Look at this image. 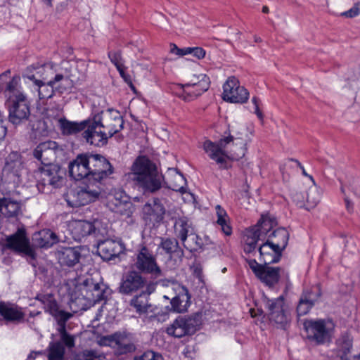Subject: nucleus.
Instances as JSON below:
<instances>
[{"label": "nucleus", "instance_id": "obj_1", "mask_svg": "<svg viewBox=\"0 0 360 360\" xmlns=\"http://www.w3.org/2000/svg\"><path fill=\"white\" fill-rule=\"evenodd\" d=\"M10 70L0 75V91L6 98L8 120L13 125L28 121L31 115V103L20 85V77L14 75L10 79Z\"/></svg>", "mask_w": 360, "mask_h": 360}, {"label": "nucleus", "instance_id": "obj_2", "mask_svg": "<svg viewBox=\"0 0 360 360\" xmlns=\"http://www.w3.org/2000/svg\"><path fill=\"white\" fill-rule=\"evenodd\" d=\"M131 179L144 194H153L163 186L165 176L158 171L155 162L146 156H139L131 166Z\"/></svg>", "mask_w": 360, "mask_h": 360}, {"label": "nucleus", "instance_id": "obj_3", "mask_svg": "<svg viewBox=\"0 0 360 360\" xmlns=\"http://www.w3.org/2000/svg\"><path fill=\"white\" fill-rule=\"evenodd\" d=\"M233 136L229 134V136L221 139L217 142L207 140L203 143L205 152L210 159L214 160L219 165L221 169H227L228 159L238 160L245 155L247 141L239 137L235 138L237 142L233 143V148L229 151L226 150L227 146L233 143Z\"/></svg>", "mask_w": 360, "mask_h": 360}, {"label": "nucleus", "instance_id": "obj_4", "mask_svg": "<svg viewBox=\"0 0 360 360\" xmlns=\"http://www.w3.org/2000/svg\"><path fill=\"white\" fill-rule=\"evenodd\" d=\"M334 326L329 319H307L303 322L307 339L316 345H323L331 341Z\"/></svg>", "mask_w": 360, "mask_h": 360}, {"label": "nucleus", "instance_id": "obj_5", "mask_svg": "<svg viewBox=\"0 0 360 360\" xmlns=\"http://www.w3.org/2000/svg\"><path fill=\"white\" fill-rule=\"evenodd\" d=\"M277 225L275 217L269 214L262 215L257 223L246 230L243 250L245 254L255 252L259 240H264L267 233Z\"/></svg>", "mask_w": 360, "mask_h": 360}, {"label": "nucleus", "instance_id": "obj_6", "mask_svg": "<svg viewBox=\"0 0 360 360\" xmlns=\"http://www.w3.org/2000/svg\"><path fill=\"white\" fill-rule=\"evenodd\" d=\"M65 173L62 168L54 164H48L34 172L37 187L41 193L49 191L50 187L60 188L64 182Z\"/></svg>", "mask_w": 360, "mask_h": 360}, {"label": "nucleus", "instance_id": "obj_7", "mask_svg": "<svg viewBox=\"0 0 360 360\" xmlns=\"http://www.w3.org/2000/svg\"><path fill=\"white\" fill-rule=\"evenodd\" d=\"M103 184L91 179L84 181L82 186L68 194V203L72 207H81L98 199L103 191Z\"/></svg>", "mask_w": 360, "mask_h": 360}, {"label": "nucleus", "instance_id": "obj_8", "mask_svg": "<svg viewBox=\"0 0 360 360\" xmlns=\"http://www.w3.org/2000/svg\"><path fill=\"white\" fill-rule=\"evenodd\" d=\"M26 77L34 82L38 86V95L40 100L51 98L55 91L60 94L69 91L72 89V80L64 77L62 74H57L55 77L45 82L35 78L34 74L27 75Z\"/></svg>", "mask_w": 360, "mask_h": 360}, {"label": "nucleus", "instance_id": "obj_9", "mask_svg": "<svg viewBox=\"0 0 360 360\" xmlns=\"http://www.w3.org/2000/svg\"><path fill=\"white\" fill-rule=\"evenodd\" d=\"M133 266L136 271L140 273L152 274L155 276H159L161 274V269L158 265L155 256L148 245L145 243L139 246L135 254Z\"/></svg>", "mask_w": 360, "mask_h": 360}, {"label": "nucleus", "instance_id": "obj_10", "mask_svg": "<svg viewBox=\"0 0 360 360\" xmlns=\"http://www.w3.org/2000/svg\"><path fill=\"white\" fill-rule=\"evenodd\" d=\"M264 305L269 321L278 328L285 329L290 322V314L285 308L283 296L275 299L265 298Z\"/></svg>", "mask_w": 360, "mask_h": 360}, {"label": "nucleus", "instance_id": "obj_11", "mask_svg": "<svg viewBox=\"0 0 360 360\" xmlns=\"http://www.w3.org/2000/svg\"><path fill=\"white\" fill-rule=\"evenodd\" d=\"M210 80L205 74L194 75L191 80L184 84H178L176 94L185 101H191L210 88Z\"/></svg>", "mask_w": 360, "mask_h": 360}, {"label": "nucleus", "instance_id": "obj_12", "mask_svg": "<svg viewBox=\"0 0 360 360\" xmlns=\"http://www.w3.org/2000/svg\"><path fill=\"white\" fill-rule=\"evenodd\" d=\"M77 284L80 290L85 292L84 296L94 302L106 300L110 295V289L102 281L101 278L96 279L92 276L79 278Z\"/></svg>", "mask_w": 360, "mask_h": 360}, {"label": "nucleus", "instance_id": "obj_13", "mask_svg": "<svg viewBox=\"0 0 360 360\" xmlns=\"http://www.w3.org/2000/svg\"><path fill=\"white\" fill-rule=\"evenodd\" d=\"M201 324V316L195 314L191 316H179L173 323L167 328V333L174 338H181L194 334Z\"/></svg>", "mask_w": 360, "mask_h": 360}, {"label": "nucleus", "instance_id": "obj_14", "mask_svg": "<svg viewBox=\"0 0 360 360\" xmlns=\"http://www.w3.org/2000/svg\"><path fill=\"white\" fill-rule=\"evenodd\" d=\"M4 247L18 255L28 257L31 259H36V252L30 245L25 230L22 228L18 229L15 233L6 236Z\"/></svg>", "mask_w": 360, "mask_h": 360}, {"label": "nucleus", "instance_id": "obj_15", "mask_svg": "<svg viewBox=\"0 0 360 360\" xmlns=\"http://www.w3.org/2000/svg\"><path fill=\"white\" fill-rule=\"evenodd\" d=\"M149 285H154L148 282L147 278L141 275V273L131 270L124 274L121 280L119 292L123 295H131L147 289Z\"/></svg>", "mask_w": 360, "mask_h": 360}, {"label": "nucleus", "instance_id": "obj_16", "mask_svg": "<svg viewBox=\"0 0 360 360\" xmlns=\"http://www.w3.org/2000/svg\"><path fill=\"white\" fill-rule=\"evenodd\" d=\"M90 177L89 179L104 185V181L114 173V167L102 155L89 153Z\"/></svg>", "mask_w": 360, "mask_h": 360}, {"label": "nucleus", "instance_id": "obj_17", "mask_svg": "<svg viewBox=\"0 0 360 360\" xmlns=\"http://www.w3.org/2000/svg\"><path fill=\"white\" fill-rule=\"evenodd\" d=\"M246 262L255 275L266 285L273 287L278 282L281 271L280 267L259 264L254 259H246Z\"/></svg>", "mask_w": 360, "mask_h": 360}, {"label": "nucleus", "instance_id": "obj_18", "mask_svg": "<svg viewBox=\"0 0 360 360\" xmlns=\"http://www.w3.org/2000/svg\"><path fill=\"white\" fill-rule=\"evenodd\" d=\"M82 135L87 143L96 146L105 145L109 138L98 116H96L94 120H88V124Z\"/></svg>", "mask_w": 360, "mask_h": 360}, {"label": "nucleus", "instance_id": "obj_19", "mask_svg": "<svg viewBox=\"0 0 360 360\" xmlns=\"http://www.w3.org/2000/svg\"><path fill=\"white\" fill-rule=\"evenodd\" d=\"M249 96L246 89L239 85L235 77H229L223 86V99L230 103H245Z\"/></svg>", "mask_w": 360, "mask_h": 360}, {"label": "nucleus", "instance_id": "obj_20", "mask_svg": "<svg viewBox=\"0 0 360 360\" xmlns=\"http://www.w3.org/2000/svg\"><path fill=\"white\" fill-rule=\"evenodd\" d=\"M62 150L57 142L48 140L39 143L32 150L34 158L46 165L56 158L58 151Z\"/></svg>", "mask_w": 360, "mask_h": 360}, {"label": "nucleus", "instance_id": "obj_21", "mask_svg": "<svg viewBox=\"0 0 360 360\" xmlns=\"http://www.w3.org/2000/svg\"><path fill=\"white\" fill-rule=\"evenodd\" d=\"M69 174L75 180H89L90 177V158L89 153L79 154L76 158L69 164Z\"/></svg>", "mask_w": 360, "mask_h": 360}, {"label": "nucleus", "instance_id": "obj_22", "mask_svg": "<svg viewBox=\"0 0 360 360\" xmlns=\"http://www.w3.org/2000/svg\"><path fill=\"white\" fill-rule=\"evenodd\" d=\"M165 209L158 198L146 202L142 208L143 219L148 224L155 226L164 219Z\"/></svg>", "mask_w": 360, "mask_h": 360}, {"label": "nucleus", "instance_id": "obj_23", "mask_svg": "<svg viewBox=\"0 0 360 360\" xmlns=\"http://www.w3.org/2000/svg\"><path fill=\"white\" fill-rule=\"evenodd\" d=\"M124 245L119 241L108 239L98 244L97 251L101 257L105 261H110L118 257L124 251Z\"/></svg>", "mask_w": 360, "mask_h": 360}, {"label": "nucleus", "instance_id": "obj_24", "mask_svg": "<svg viewBox=\"0 0 360 360\" xmlns=\"http://www.w3.org/2000/svg\"><path fill=\"white\" fill-rule=\"evenodd\" d=\"M56 254L60 264L68 267L77 264L81 257V251L79 247H61Z\"/></svg>", "mask_w": 360, "mask_h": 360}, {"label": "nucleus", "instance_id": "obj_25", "mask_svg": "<svg viewBox=\"0 0 360 360\" xmlns=\"http://www.w3.org/2000/svg\"><path fill=\"white\" fill-rule=\"evenodd\" d=\"M176 295L171 300V306L174 311L184 313L190 306L191 295L188 290L183 285H179L176 289Z\"/></svg>", "mask_w": 360, "mask_h": 360}, {"label": "nucleus", "instance_id": "obj_26", "mask_svg": "<svg viewBox=\"0 0 360 360\" xmlns=\"http://www.w3.org/2000/svg\"><path fill=\"white\" fill-rule=\"evenodd\" d=\"M320 290L314 292L313 290L304 291L299 300L297 306V316H301L306 315L314 306L316 302L321 297Z\"/></svg>", "mask_w": 360, "mask_h": 360}, {"label": "nucleus", "instance_id": "obj_27", "mask_svg": "<svg viewBox=\"0 0 360 360\" xmlns=\"http://www.w3.org/2000/svg\"><path fill=\"white\" fill-rule=\"evenodd\" d=\"M24 169L22 158L18 152H11L6 159L3 169L5 174H12L13 177L19 178Z\"/></svg>", "mask_w": 360, "mask_h": 360}, {"label": "nucleus", "instance_id": "obj_28", "mask_svg": "<svg viewBox=\"0 0 360 360\" xmlns=\"http://www.w3.org/2000/svg\"><path fill=\"white\" fill-rule=\"evenodd\" d=\"M258 250L260 255V261L266 264L278 262L283 252L281 250H277L276 246H273L267 239L265 243L259 246Z\"/></svg>", "mask_w": 360, "mask_h": 360}, {"label": "nucleus", "instance_id": "obj_29", "mask_svg": "<svg viewBox=\"0 0 360 360\" xmlns=\"http://www.w3.org/2000/svg\"><path fill=\"white\" fill-rule=\"evenodd\" d=\"M103 127L106 131V134L109 138L112 137L115 134L119 132L124 125V120L118 112L108 113L103 118H101Z\"/></svg>", "mask_w": 360, "mask_h": 360}, {"label": "nucleus", "instance_id": "obj_30", "mask_svg": "<svg viewBox=\"0 0 360 360\" xmlns=\"http://www.w3.org/2000/svg\"><path fill=\"white\" fill-rule=\"evenodd\" d=\"M352 337L345 333L337 340V348L335 351V356L333 360H349V354L352 348Z\"/></svg>", "mask_w": 360, "mask_h": 360}, {"label": "nucleus", "instance_id": "obj_31", "mask_svg": "<svg viewBox=\"0 0 360 360\" xmlns=\"http://www.w3.org/2000/svg\"><path fill=\"white\" fill-rule=\"evenodd\" d=\"M0 315L8 322H18L23 319L24 313L16 304L9 302H0Z\"/></svg>", "mask_w": 360, "mask_h": 360}, {"label": "nucleus", "instance_id": "obj_32", "mask_svg": "<svg viewBox=\"0 0 360 360\" xmlns=\"http://www.w3.org/2000/svg\"><path fill=\"white\" fill-rule=\"evenodd\" d=\"M158 248H161L170 258L176 257L181 260L184 257L183 249L179 246L178 240L174 238H160Z\"/></svg>", "mask_w": 360, "mask_h": 360}, {"label": "nucleus", "instance_id": "obj_33", "mask_svg": "<svg viewBox=\"0 0 360 360\" xmlns=\"http://www.w3.org/2000/svg\"><path fill=\"white\" fill-rule=\"evenodd\" d=\"M154 290V285H149L147 289L138 292L139 295L134 296L131 300L130 306L134 307L136 311L140 314L146 312L150 307L148 297Z\"/></svg>", "mask_w": 360, "mask_h": 360}, {"label": "nucleus", "instance_id": "obj_34", "mask_svg": "<svg viewBox=\"0 0 360 360\" xmlns=\"http://www.w3.org/2000/svg\"><path fill=\"white\" fill-rule=\"evenodd\" d=\"M163 185L167 188L181 193H186V180L184 175L174 169H169L168 177L165 178Z\"/></svg>", "mask_w": 360, "mask_h": 360}, {"label": "nucleus", "instance_id": "obj_35", "mask_svg": "<svg viewBox=\"0 0 360 360\" xmlns=\"http://www.w3.org/2000/svg\"><path fill=\"white\" fill-rule=\"evenodd\" d=\"M293 200L296 202L297 205L302 207L303 206L305 207L306 210H310L315 207L317 204L320 201V194L318 191V189L315 187L310 188L307 193L306 197V204L304 203L302 199H303V196L301 193H296L292 195Z\"/></svg>", "mask_w": 360, "mask_h": 360}, {"label": "nucleus", "instance_id": "obj_36", "mask_svg": "<svg viewBox=\"0 0 360 360\" xmlns=\"http://www.w3.org/2000/svg\"><path fill=\"white\" fill-rule=\"evenodd\" d=\"M115 342V352L117 354H127L136 350L134 343L125 334L115 333L111 337Z\"/></svg>", "mask_w": 360, "mask_h": 360}, {"label": "nucleus", "instance_id": "obj_37", "mask_svg": "<svg viewBox=\"0 0 360 360\" xmlns=\"http://www.w3.org/2000/svg\"><path fill=\"white\" fill-rule=\"evenodd\" d=\"M71 232L75 240H80L82 238L95 232L96 228L92 222L88 221H76L70 224Z\"/></svg>", "mask_w": 360, "mask_h": 360}, {"label": "nucleus", "instance_id": "obj_38", "mask_svg": "<svg viewBox=\"0 0 360 360\" xmlns=\"http://www.w3.org/2000/svg\"><path fill=\"white\" fill-rule=\"evenodd\" d=\"M266 238L273 246H276L277 250L283 252L288 245L289 233L285 228H278L269 235L267 234Z\"/></svg>", "mask_w": 360, "mask_h": 360}, {"label": "nucleus", "instance_id": "obj_39", "mask_svg": "<svg viewBox=\"0 0 360 360\" xmlns=\"http://www.w3.org/2000/svg\"><path fill=\"white\" fill-rule=\"evenodd\" d=\"M37 299L44 304L45 311L49 312L55 319L60 316L62 313H68L59 309L57 301L51 294L38 295Z\"/></svg>", "mask_w": 360, "mask_h": 360}, {"label": "nucleus", "instance_id": "obj_40", "mask_svg": "<svg viewBox=\"0 0 360 360\" xmlns=\"http://www.w3.org/2000/svg\"><path fill=\"white\" fill-rule=\"evenodd\" d=\"M34 242L41 248H49L58 242L56 234L49 229H44L34 235Z\"/></svg>", "mask_w": 360, "mask_h": 360}, {"label": "nucleus", "instance_id": "obj_41", "mask_svg": "<svg viewBox=\"0 0 360 360\" xmlns=\"http://www.w3.org/2000/svg\"><path fill=\"white\" fill-rule=\"evenodd\" d=\"M60 130L63 135L76 134L82 131H84L88 124V120H84L80 122H71L65 118H60L58 120Z\"/></svg>", "mask_w": 360, "mask_h": 360}, {"label": "nucleus", "instance_id": "obj_42", "mask_svg": "<svg viewBox=\"0 0 360 360\" xmlns=\"http://www.w3.org/2000/svg\"><path fill=\"white\" fill-rule=\"evenodd\" d=\"M174 233L181 243L186 242L190 233L193 231L191 224L186 217L176 219L174 224Z\"/></svg>", "mask_w": 360, "mask_h": 360}, {"label": "nucleus", "instance_id": "obj_43", "mask_svg": "<svg viewBox=\"0 0 360 360\" xmlns=\"http://www.w3.org/2000/svg\"><path fill=\"white\" fill-rule=\"evenodd\" d=\"M215 210L217 217V224L220 226L221 231L226 236H231L232 234V227L230 224V218L226 211L219 205L215 207Z\"/></svg>", "mask_w": 360, "mask_h": 360}, {"label": "nucleus", "instance_id": "obj_44", "mask_svg": "<svg viewBox=\"0 0 360 360\" xmlns=\"http://www.w3.org/2000/svg\"><path fill=\"white\" fill-rule=\"evenodd\" d=\"M34 74L35 76L38 75L41 78V80L45 82L49 79L50 75L53 74V68L50 64H33L27 68V73L23 75V77H26L27 75Z\"/></svg>", "mask_w": 360, "mask_h": 360}, {"label": "nucleus", "instance_id": "obj_45", "mask_svg": "<svg viewBox=\"0 0 360 360\" xmlns=\"http://www.w3.org/2000/svg\"><path fill=\"white\" fill-rule=\"evenodd\" d=\"M0 212L7 217H16L20 212V205L18 202L10 198H1Z\"/></svg>", "mask_w": 360, "mask_h": 360}, {"label": "nucleus", "instance_id": "obj_46", "mask_svg": "<svg viewBox=\"0 0 360 360\" xmlns=\"http://www.w3.org/2000/svg\"><path fill=\"white\" fill-rule=\"evenodd\" d=\"M47 351L48 360H64L65 349L60 342H51Z\"/></svg>", "mask_w": 360, "mask_h": 360}, {"label": "nucleus", "instance_id": "obj_47", "mask_svg": "<svg viewBox=\"0 0 360 360\" xmlns=\"http://www.w3.org/2000/svg\"><path fill=\"white\" fill-rule=\"evenodd\" d=\"M184 247L190 252H197L203 249V242L201 238L193 231L190 233L186 242L182 243Z\"/></svg>", "mask_w": 360, "mask_h": 360}, {"label": "nucleus", "instance_id": "obj_48", "mask_svg": "<svg viewBox=\"0 0 360 360\" xmlns=\"http://www.w3.org/2000/svg\"><path fill=\"white\" fill-rule=\"evenodd\" d=\"M114 207H110V209L122 216L130 217L134 212L132 204L127 200L121 201L115 199V202L113 204Z\"/></svg>", "mask_w": 360, "mask_h": 360}, {"label": "nucleus", "instance_id": "obj_49", "mask_svg": "<svg viewBox=\"0 0 360 360\" xmlns=\"http://www.w3.org/2000/svg\"><path fill=\"white\" fill-rule=\"evenodd\" d=\"M293 163H295L297 167H299L302 169V172L303 175L309 177L311 179H313L312 176L309 175L306 172V171H305L304 167L302 165V164L297 160H295L293 158L288 159L280 166V170H281V173L283 174V175H284L285 174H288V170L289 168L293 167V165H292Z\"/></svg>", "mask_w": 360, "mask_h": 360}, {"label": "nucleus", "instance_id": "obj_50", "mask_svg": "<svg viewBox=\"0 0 360 360\" xmlns=\"http://www.w3.org/2000/svg\"><path fill=\"white\" fill-rule=\"evenodd\" d=\"M71 316L72 314L70 312L62 313L60 314V316H58L55 319L57 321L58 324L59 325L58 330L60 338L68 333L66 330L65 323Z\"/></svg>", "mask_w": 360, "mask_h": 360}, {"label": "nucleus", "instance_id": "obj_51", "mask_svg": "<svg viewBox=\"0 0 360 360\" xmlns=\"http://www.w3.org/2000/svg\"><path fill=\"white\" fill-rule=\"evenodd\" d=\"M108 58L111 63L114 64L117 69H120L124 66V60L120 51H111L108 53Z\"/></svg>", "mask_w": 360, "mask_h": 360}, {"label": "nucleus", "instance_id": "obj_52", "mask_svg": "<svg viewBox=\"0 0 360 360\" xmlns=\"http://www.w3.org/2000/svg\"><path fill=\"white\" fill-rule=\"evenodd\" d=\"M103 357L96 350L86 349L84 350L81 355L77 356L74 360H94L95 359H100Z\"/></svg>", "mask_w": 360, "mask_h": 360}, {"label": "nucleus", "instance_id": "obj_53", "mask_svg": "<svg viewBox=\"0 0 360 360\" xmlns=\"http://www.w3.org/2000/svg\"><path fill=\"white\" fill-rule=\"evenodd\" d=\"M360 13V1L354 4V5L348 11L342 13L341 15L345 18H352L357 16Z\"/></svg>", "mask_w": 360, "mask_h": 360}, {"label": "nucleus", "instance_id": "obj_54", "mask_svg": "<svg viewBox=\"0 0 360 360\" xmlns=\"http://www.w3.org/2000/svg\"><path fill=\"white\" fill-rule=\"evenodd\" d=\"M134 360H162V356L152 351H148L142 355L136 357Z\"/></svg>", "mask_w": 360, "mask_h": 360}, {"label": "nucleus", "instance_id": "obj_55", "mask_svg": "<svg viewBox=\"0 0 360 360\" xmlns=\"http://www.w3.org/2000/svg\"><path fill=\"white\" fill-rule=\"evenodd\" d=\"M126 67L123 66L121 67L120 69H117L119 72L121 77L124 79V81L129 86V87L133 90L135 91L136 88L134 85L133 84L131 76L125 72Z\"/></svg>", "mask_w": 360, "mask_h": 360}, {"label": "nucleus", "instance_id": "obj_56", "mask_svg": "<svg viewBox=\"0 0 360 360\" xmlns=\"http://www.w3.org/2000/svg\"><path fill=\"white\" fill-rule=\"evenodd\" d=\"M61 343L64 344L67 347L71 349L75 345V337L67 333L64 336L60 338Z\"/></svg>", "mask_w": 360, "mask_h": 360}, {"label": "nucleus", "instance_id": "obj_57", "mask_svg": "<svg viewBox=\"0 0 360 360\" xmlns=\"http://www.w3.org/2000/svg\"><path fill=\"white\" fill-rule=\"evenodd\" d=\"M171 52L177 56H184L190 54L191 47L179 49L175 44H173V47L171 48Z\"/></svg>", "mask_w": 360, "mask_h": 360}, {"label": "nucleus", "instance_id": "obj_58", "mask_svg": "<svg viewBox=\"0 0 360 360\" xmlns=\"http://www.w3.org/2000/svg\"><path fill=\"white\" fill-rule=\"evenodd\" d=\"M7 134V127L5 124L4 115L0 111V142L3 141Z\"/></svg>", "mask_w": 360, "mask_h": 360}, {"label": "nucleus", "instance_id": "obj_59", "mask_svg": "<svg viewBox=\"0 0 360 360\" xmlns=\"http://www.w3.org/2000/svg\"><path fill=\"white\" fill-rule=\"evenodd\" d=\"M205 51L201 47H191L190 54H192L198 59L203 58L205 56Z\"/></svg>", "mask_w": 360, "mask_h": 360}, {"label": "nucleus", "instance_id": "obj_60", "mask_svg": "<svg viewBox=\"0 0 360 360\" xmlns=\"http://www.w3.org/2000/svg\"><path fill=\"white\" fill-rule=\"evenodd\" d=\"M193 275L198 278L199 281L203 283L202 268L200 264H194L192 267Z\"/></svg>", "mask_w": 360, "mask_h": 360}, {"label": "nucleus", "instance_id": "obj_61", "mask_svg": "<svg viewBox=\"0 0 360 360\" xmlns=\"http://www.w3.org/2000/svg\"><path fill=\"white\" fill-rule=\"evenodd\" d=\"M252 102L255 105V113L259 118H262V113L261 112V111L259 110V98L254 96L252 99Z\"/></svg>", "mask_w": 360, "mask_h": 360}, {"label": "nucleus", "instance_id": "obj_62", "mask_svg": "<svg viewBox=\"0 0 360 360\" xmlns=\"http://www.w3.org/2000/svg\"><path fill=\"white\" fill-rule=\"evenodd\" d=\"M345 207L348 212L352 213L354 211V204L347 197L344 198Z\"/></svg>", "mask_w": 360, "mask_h": 360}, {"label": "nucleus", "instance_id": "obj_63", "mask_svg": "<svg viewBox=\"0 0 360 360\" xmlns=\"http://www.w3.org/2000/svg\"><path fill=\"white\" fill-rule=\"evenodd\" d=\"M42 354V352H32L28 357L27 360H34L37 355Z\"/></svg>", "mask_w": 360, "mask_h": 360}, {"label": "nucleus", "instance_id": "obj_64", "mask_svg": "<svg viewBox=\"0 0 360 360\" xmlns=\"http://www.w3.org/2000/svg\"><path fill=\"white\" fill-rule=\"evenodd\" d=\"M43 1L49 7H52L51 0H43Z\"/></svg>", "mask_w": 360, "mask_h": 360}]
</instances>
